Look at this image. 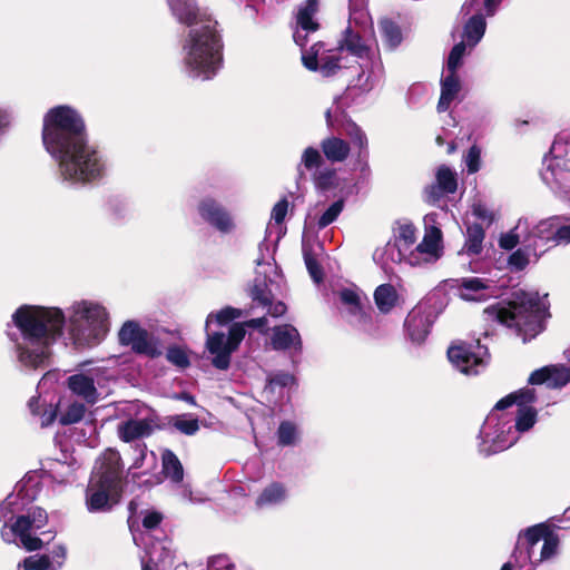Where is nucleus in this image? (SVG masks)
<instances>
[{"instance_id": "f257e3e1", "label": "nucleus", "mask_w": 570, "mask_h": 570, "mask_svg": "<svg viewBox=\"0 0 570 570\" xmlns=\"http://www.w3.org/2000/svg\"><path fill=\"white\" fill-rule=\"evenodd\" d=\"M42 142L59 161L65 179L91 183L102 177L105 165L98 150L89 145L82 115L69 105L50 108L42 119Z\"/></svg>"}, {"instance_id": "f03ea898", "label": "nucleus", "mask_w": 570, "mask_h": 570, "mask_svg": "<svg viewBox=\"0 0 570 570\" xmlns=\"http://www.w3.org/2000/svg\"><path fill=\"white\" fill-rule=\"evenodd\" d=\"M173 16L190 27L185 65L194 77L212 79L223 62V41L217 30L218 22L202 11L196 0H167Z\"/></svg>"}, {"instance_id": "7ed1b4c3", "label": "nucleus", "mask_w": 570, "mask_h": 570, "mask_svg": "<svg viewBox=\"0 0 570 570\" xmlns=\"http://www.w3.org/2000/svg\"><path fill=\"white\" fill-rule=\"evenodd\" d=\"M12 321L23 340L17 344L19 361L33 368L43 365L50 357V346L63 334V312L58 307L22 305Z\"/></svg>"}, {"instance_id": "20e7f679", "label": "nucleus", "mask_w": 570, "mask_h": 570, "mask_svg": "<svg viewBox=\"0 0 570 570\" xmlns=\"http://www.w3.org/2000/svg\"><path fill=\"white\" fill-rule=\"evenodd\" d=\"M483 313L489 318L513 328L523 343L542 333L546 330V320L550 316L549 307L538 293L524 291L514 292L511 299L485 307Z\"/></svg>"}, {"instance_id": "39448f33", "label": "nucleus", "mask_w": 570, "mask_h": 570, "mask_svg": "<svg viewBox=\"0 0 570 570\" xmlns=\"http://www.w3.org/2000/svg\"><path fill=\"white\" fill-rule=\"evenodd\" d=\"M75 340L99 341L108 331V313L99 304L82 302L70 320Z\"/></svg>"}, {"instance_id": "423d86ee", "label": "nucleus", "mask_w": 570, "mask_h": 570, "mask_svg": "<svg viewBox=\"0 0 570 570\" xmlns=\"http://www.w3.org/2000/svg\"><path fill=\"white\" fill-rule=\"evenodd\" d=\"M246 335L244 323H234L228 330V335L223 332L207 333L206 350L213 356L212 365L220 371L230 367L232 355L236 352Z\"/></svg>"}, {"instance_id": "0eeeda50", "label": "nucleus", "mask_w": 570, "mask_h": 570, "mask_svg": "<svg viewBox=\"0 0 570 570\" xmlns=\"http://www.w3.org/2000/svg\"><path fill=\"white\" fill-rule=\"evenodd\" d=\"M118 340L120 345L130 346L132 352L157 358L161 351L150 337L147 330L142 328L136 321H126L119 330Z\"/></svg>"}, {"instance_id": "6e6552de", "label": "nucleus", "mask_w": 570, "mask_h": 570, "mask_svg": "<svg viewBox=\"0 0 570 570\" xmlns=\"http://www.w3.org/2000/svg\"><path fill=\"white\" fill-rule=\"evenodd\" d=\"M90 482L120 495L122 491V460L117 450L108 449L105 451L97 469L96 478L91 479Z\"/></svg>"}, {"instance_id": "1a4fd4ad", "label": "nucleus", "mask_w": 570, "mask_h": 570, "mask_svg": "<svg viewBox=\"0 0 570 570\" xmlns=\"http://www.w3.org/2000/svg\"><path fill=\"white\" fill-rule=\"evenodd\" d=\"M324 164V158L321 151L312 146L306 147L303 150L301 157V166H303L306 170H316L313 174V181L315 187L321 191H327L334 187H336L337 180V171L335 168H324L322 170H317Z\"/></svg>"}, {"instance_id": "9d476101", "label": "nucleus", "mask_w": 570, "mask_h": 570, "mask_svg": "<svg viewBox=\"0 0 570 570\" xmlns=\"http://www.w3.org/2000/svg\"><path fill=\"white\" fill-rule=\"evenodd\" d=\"M431 307L425 304L415 305L404 321L405 333L416 344L423 343L430 334L434 323Z\"/></svg>"}, {"instance_id": "9b49d317", "label": "nucleus", "mask_w": 570, "mask_h": 570, "mask_svg": "<svg viewBox=\"0 0 570 570\" xmlns=\"http://www.w3.org/2000/svg\"><path fill=\"white\" fill-rule=\"evenodd\" d=\"M198 213L206 223L223 234H228L235 228L230 213L214 198L202 199Z\"/></svg>"}, {"instance_id": "f8f14e48", "label": "nucleus", "mask_w": 570, "mask_h": 570, "mask_svg": "<svg viewBox=\"0 0 570 570\" xmlns=\"http://www.w3.org/2000/svg\"><path fill=\"white\" fill-rule=\"evenodd\" d=\"M522 245L535 256L543 254L550 246H556L554 218L540 220L524 236Z\"/></svg>"}, {"instance_id": "ddd939ff", "label": "nucleus", "mask_w": 570, "mask_h": 570, "mask_svg": "<svg viewBox=\"0 0 570 570\" xmlns=\"http://www.w3.org/2000/svg\"><path fill=\"white\" fill-rule=\"evenodd\" d=\"M528 383L531 385L544 384L549 389H561L570 383V367L564 364H551L534 370Z\"/></svg>"}, {"instance_id": "4468645a", "label": "nucleus", "mask_w": 570, "mask_h": 570, "mask_svg": "<svg viewBox=\"0 0 570 570\" xmlns=\"http://www.w3.org/2000/svg\"><path fill=\"white\" fill-rule=\"evenodd\" d=\"M458 189L456 174L446 165L438 167L435 183L425 187L426 202L435 205L444 195L454 194Z\"/></svg>"}, {"instance_id": "2eb2a0df", "label": "nucleus", "mask_w": 570, "mask_h": 570, "mask_svg": "<svg viewBox=\"0 0 570 570\" xmlns=\"http://www.w3.org/2000/svg\"><path fill=\"white\" fill-rule=\"evenodd\" d=\"M449 361L462 373L478 374V366L483 365V360L478 356L472 346L465 342L451 345L448 348Z\"/></svg>"}, {"instance_id": "dca6fc26", "label": "nucleus", "mask_w": 570, "mask_h": 570, "mask_svg": "<svg viewBox=\"0 0 570 570\" xmlns=\"http://www.w3.org/2000/svg\"><path fill=\"white\" fill-rule=\"evenodd\" d=\"M119 497L114 491L90 482L86 490L87 509L90 512L108 511Z\"/></svg>"}, {"instance_id": "f3484780", "label": "nucleus", "mask_w": 570, "mask_h": 570, "mask_svg": "<svg viewBox=\"0 0 570 570\" xmlns=\"http://www.w3.org/2000/svg\"><path fill=\"white\" fill-rule=\"evenodd\" d=\"M271 343L274 350L285 351L293 347L302 350V338L296 327L291 324L277 325L273 328Z\"/></svg>"}, {"instance_id": "a211bd4d", "label": "nucleus", "mask_w": 570, "mask_h": 570, "mask_svg": "<svg viewBox=\"0 0 570 570\" xmlns=\"http://www.w3.org/2000/svg\"><path fill=\"white\" fill-rule=\"evenodd\" d=\"M489 288V281L480 277L462 278L458 286L460 297L468 302L487 301L490 297L487 293Z\"/></svg>"}, {"instance_id": "6ab92c4d", "label": "nucleus", "mask_w": 570, "mask_h": 570, "mask_svg": "<svg viewBox=\"0 0 570 570\" xmlns=\"http://www.w3.org/2000/svg\"><path fill=\"white\" fill-rule=\"evenodd\" d=\"M154 428L147 419H129L118 425V436L125 443L150 436Z\"/></svg>"}, {"instance_id": "aec40b11", "label": "nucleus", "mask_w": 570, "mask_h": 570, "mask_svg": "<svg viewBox=\"0 0 570 570\" xmlns=\"http://www.w3.org/2000/svg\"><path fill=\"white\" fill-rule=\"evenodd\" d=\"M320 147L324 157L332 164L345 161L351 153V144L336 136L324 138Z\"/></svg>"}, {"instance_id": "412c9836", "label": "nucleus", "mask_w": 570, "mask_h": 570, "mask_svg": "<svg viewBox=\"0 0 570 570\" xmlns=\"http://www.w3.org/2000/svg\"><path fill=\"white\" fill-rule=\"evenodd\" d=\"M320 9V0H306L298 7L296 18V27L304 32H316L321 24L315 19V14Z\"/></svg>"}, {"instance_id": "4be33fe9", "label": "nucleus", "mask_w": 570, "mask_h": 570, "mask_svg": "<svg viewBox=\"0 0 570 570\" xmlns=\"http://www.w3.org/2000/svg\"><path fill=\"white\" fill-rule=\"evenodd\" d=\"M461 90V82L456 72H450L441 80V95L436 109L439 112H445L451 102L456 98Z\"/></svg>"}, {"instance_id": "5701e85b", "label": "nucleus", "mask_w": 570, "mask_h": 570, "mask_svg": "<svg viewBox=\"0 0 570 570\" xmlns=\"http://www.w3.org/2000/svg\"><path fill=\"white\" fill-rule=\"evenodd\" d=\"M338 50H347L350 53L357 58H368L371 48L363 41L362 36L354 31L351 27H347L343 31V38L338 42Z\"/></svg>"}, {"instance_id": "b1692460", "label": "nucleus", "mask_w": 570, "mask_h": 570, "mask_svg": "<svg viewBox=\"0 0 570 570\" xmlns=\"http://www.w3.org/2000/svg\"><path fill=\"white\" fill-rule=\"evenodd\" d=\"M68 387L70 391L79 396H82L88 402L96 400V386L94 379L85 374H73L68 377Z\"/></svg>"}, {"instance_id": "393cba45", "label": "nucleus", "mask_w": 570, "mask_h": 570, "mask_svg": "<svg viewBox=\"0 0 570 570\" xmlns=\"http://www.w3.org/2000/svg\"><path fill=\"white\" fill-rule=\"evenodd\" d=\"M485 229L479 223H472L466 226L464 250L470 256H478L483 250V240Z\"/></svg>"}, {"instance_id": "a878e982", "label": "nucleus", "mask_w": 570, "mask_h": 570, "mask_svg": "<svg viewBox=\"0 0 570 570\" xmlns=\"http://www.w3.org/2000/svg\"><path fill=\"white\" fill-rule=\"evenodd\" d=\"M161 472L174 483H180L184 480V468L178 456L169 449L161 453Z\"/></svg>"}, {"instance_id": "bb28decb", "label": "nucleus", "mask_w": 570, "mask_h": 570, "mask_svg": "<svg viewBox=\"0 0 570 570\" xmlns=\"http://www.w3.org/2000/svg\"><path fill=\"white\" fill-rule=\"evenodd\" d=\"M399 294L392 284L379 285L374 291V302L383 314L390 313L396 305Z\"/></svg>"}, {"instance_id": "cd10ccee", "label": "nucleus", "mask_w": 570, "mask_h": 570, "mask_svg": "<svg viewBox=\"0 0 570 570\" xmlns=\"http://www.w3.org/2000/svg\"><path fill=\"white\" fill-rule=\"evenodd\" d=\"M340 298L344 305L350 306V312L352 314L358 316V321L362 324L366 325L372 322L371 313L364 309L361 297L355 291L344 288L340 292Z\"/></svg>"}, {"instance_id": "c85d7f7f", "label": "nucleus", "mask_w": 570, "mask_h": 570, "mask_svg": "<svg viewBox=\"0 0 570 570\" xmlns=\"http://www.w3.org/2000/svg\"><path fill=\"white\" fill-rule=\"evenodd\" d=\"M167 419L168 425L188 436L195 435L200 429L198 417H193L191 414H177Z\"/></svg>"}, {"instance_id": "c756f323", "label": "nucleus", "mask_w": 570, "mask_h": 570, "mask_svg": "<svg viewBox=\"0 0 570 570\" xmlns=\"http://www.w3.org/2000/svg\"><path fill=\"white\" fill-rule=\"evenodd\" d=\"M380 29L383 41L390 49H395L401 45L403 36L400 26L395 21L384 19L380 22Z\"/></svg>"}, {"instance_id": "7c9ffc66", "label": "nucleus", "mask_w": 570, "mask_h": 570, "mask_svg": "<svg viewBox=\"0 0 570 570\" xmlns=\"http://www.w3.org/2000/svg\"><path fill=\"white\" fill-rule=\"evenodd\" d=\"M485 19L482 14L472 16L464 26V37L469 45H476L485 32Z\"/></svg>"}, {"instance_id": "2f4dec72", "label": "nucleus", "mask_w": 570, "mask_h": 570, "mask_svg": "<svg viewBox=\"0 0 570 570\" xmlns=\"http://www.w3.org/2000/svg\"><path fill=\"white\" fill-rule=\"evenodd\" d=\"M285 487L279 482H273L267 485L256 499L257 507L279 503L285 499Z\"/></svg>"}, {"instance_id": "473e14b6", "label": "nucleus", "mask_w": 570, "mask_h": 570, "mask_svg": "<svg viewBox=\"0 0 570 570\" xmlns=\"http://www.w3.org/2000/svg\"><path fill=\"white\" fill-rule=\"evenodd\" d=\"M249 296L254 302H257L261 306L266 307L271 304V298H273V293L268 288L267 282L265 278H255L250 288Z\"/></svg>"}, {"instance_id": "72a5a7b5", "label": "nucleus", "mask_w": 570, "mask_h": 570, "mask_svg": "<svg viewBox=\"0 0 570 570\" xmlns=\"http://www.w3.org/2000/svg\"><path fill=\"white\" fill-rule=\"evenodd\" d=\"M442 242V232L438 227H432L429 233H426L422 239V242L416 246V252L421 254H430L433 255L438 252L440 244Z\"/></svg>"}, {"instance_id": "f704fd0d", "label": "nucleus", "mask_w": 570, "mask_h": 570, "mask_svg": "<svg viewBox=\"0 0 570 570\" xmlns=\"http://www.w3.org/2000/svg\"><path fill=\"white\" fill-rule=\"evenodd\" d=\"M304 262L311 278L321 284L324 281V271L311 248H303Z\"/></svg>"}, {"instance_id": "c9c22d12", "label": "nucleus", "mask_w": 570, "mask_h": 570, "mask_svg": "<svg viewBox=\"0 0 570 570\" xmlns=\"http://www.w3.org/2000/svg\"><path fill=\"white\" fill-rule=\"evenodd\" d=\"M537 421V410L532 406H523L518 409L515 419V429L519 432L529 431Z\"/></svg>"}, {"instance_id": "e433bc0d", "label": "nucleus", "mask_w": 570, "mask_h": 570, "mask_svg": "<svg viewBox=\"0 0 570 570\" xmlns=\"http://www.w3.org/2000/svg\"><path fill=\"white\" fill-rule=\"evenodd\" d=\"M243 315V311L233 306H226L217 313H210L206 320V331L208 330L209 323L215 318L218 325H226L229 322L239 318Z\"/></svg>"}, {"instance_id": "4c0bfd02", "label": "nucleus", "mask_w": 570, "mask_h": 570, "mask_svg": "<svg viewBox=\"0 0 570 570\" xmlns=\"http://www.w3.org/2000/svg\"><path fill=\"white\" fill-rule=\"evenodd\" d=\"M550 527L546 523H539L532 527H529L524 533V540L527 543L528 553L530 554V550L543 538L547 535Z\"/></svg>"}, {"instance_id": "58836bf2", "label": "nucleus", "mask_w": 570, "mask_h": 570, "mask_svg": "<svg viewBox=\"0 0 570 570\" xmlns=\"http://www.w3.org/2000/svg\"><path fill=\"white\" fill-rule=\"evenodd\" d=\"M297 435L296 426L291 421H282L277 429V443L281 446H288L295 443Z\"/></svg>"}, {"instance_id": "ea45409f", "label": "nucleus", "mask_w": 570, "mask_h": 570, "mask_svg": "<svg viewBox=\"0 0 570 570\" xmlns=\"http://www.w3.org/2000/svg\"><path fill=\"white\" fill-rule=\"evenodd\" d=\"M295 383L294 375L286 372H277L272 376H268L267 383L265 385V391L275 393L276 389H284L291 386Z\"/></svg>"}, {"instance_id": "a19ab883", "label": "nucleus", "mask_w": 570, "mask_h": 570, "mask_svg": "<svg viewBox=\"0 0 570 570\" xmlns=\"http://www.w3.org/2000/svg\"><path fill=\"white\" fill-rule=\"evenodd\" d=\"M85 413L86 406L82 403L75 402L60 415L59 421L62 425H70L81 421Z\"/></svg>"}, {"instance_id": "79ce46f5", "label": "nucleus", "mask_w": 570, "mask_h": 570, "mask_svg": "<svg viewBox=\"0 0 570 570\" xmlns=\"http://www.w3.org/2000/svg\"><path fill=\"white\" fill-rule=\"evenodd\" d=\"M343 208H344L343 199H338V200L334 202L323 213V215L318 218L317 227L320 229H323V228L327 227L328 225H331L332 223H334L337 219L338 215L342 213Z\"/></svg>"}, {"instance_id": "37998d69", "label": "nucleus", "mask_w": 570, "mask_h": 570, "mask_svg": "<svg viewBox=\"0 0 570 570\" xmlns=\"http://www.w3.org/2000/svg\"><path fill=\"white\" fill-rule=\"evenodd\" d=\"M166 358L179 368H187L190 365L186 351L177 345H171L167 348Z\"/></svg>"}, {"instance_id": "c03bdc74", "label": "nucleus", "mask_w": 570, "mask_h": 570, "mask_svg": "<svg viewBox=\"0 0 570 570\" xmlns=\"http://www.w3.org/2000/svg\"><path fill=\"white\" fill-rule=\"evenodd\" d=\"M346 135L348 136L351 144L358 148V154L367 147V137L360 126L355 122H351L346 126Z\"/></svg>"}, {"instance_id": "a18cd8bd", "label": "nucleus", "mask_w": 570, "mask_h": 570, "mask_svg": "<svg viewBox=\"0 0 570 570\" xmlns=\"http://www.w3.org/2000/svg\"><path fill=\"white\" fill-rule=\"evenodd\" d=\"M532 252H529L524 246L513 252L508 259V264L512 271L521 272L529 265V256Z\"/></svg>"}, {"instance_id": "49530a36", "label": "nucleus", "mask_w": 570, "mask_h": 570, "mask_svg": "<svg viewBox=\"0 0 570 570\" xmlns=\"http://www.w3.org/2000/svg\"><path fill=\"white\" fill-rule=\"evenodd\" d=\"M559 537L558 534L550 528L547 532V535L543 538V546L541 549L540 560L549 559L552 557L558 548Z\"/></svg>"}, {"instance_id": "de8ad7c7", "label": "nucleus", "mask_w": 570, "mask_h": 570, "mask_svg": "<svg viewBox=\"0 0 570 570\" xmlns=\"http://www.w3.org/2000/svg\"><path fill=\"white\" fill-rule=\"evenodd\" d=\"M341 58L336 56H326L322 58L318 70L323 77H332L337 73L341 67Z\"/></svg>"}, {"instance_id": "09e8293b", "label": "nucleus", "mask_w": 570, "mask_h": 570, "mask_svg": "<svg viewBox=\"0 0 570 570\" xmlns=\"http://www.w3.org/2000/svg\"><path fill=\"white\" fill-rule=\"evenodd\" d=\"M51 566L49 556H30L22 562L24 570H48Z\"/></svg>"}, {"instance_id": "8fccbe9b", "label": "nucleus", "mask_w": 570, "mask_h": 570, "mask_svg": "<svg viewBox=\"0 0 570 570\" xmlns=\"http://www.w3.org/2000/svg\"><path fill=\"white\" fill-rule=\"evenodd\" d=\"M397 239L402 242V246L409 249L416 240V228L412 223L403 224L399 227Z\"/></svg>"}, {"instance_id": "3c124183", "label": "nucleus", "mask_w": 570, "mask_h": 570, "mask_svg": "<svg viewBox=\"0 0 570 570\" xmlns=\"http://www.w3.org/2000/svg\"><path fill=\"white\" fill-rule=\"evenodd\" d=\"M465 53V43L463 41L454 45L448 57V71L456 72L461 60Z\"/></svg>"}, {"instance_id": "603ef678", "label": "nucleus", "mask_w": 570, "mask_h": 570, "mask_svg": "<svg viewBox=\"0 0 570 570\" xmlns=\"http://www.w3.org/2000/svg\"><path fill=\"white\" fill-rule=\"evenodd\" d=\"M32 529H35V527L28 514L17 517L16 522L11 525L12 533L19 538L30 533Z\"/></svg>"}, {"instance_id": "864d4df0", "label": "nucleus", "mask_w": 570, "mask_h": 570, "mask_svg": "<svg viewBox=\"0 0 570 570\" xmlns=\"http://www.w3.org/2000/svg\"><path fill=\"white\" fill-rule=\"evenodd\" d=\"M515 395V404L519 407L529 406V404L534 403L537 401V394L534 389H521L517 392H513Z\"/></svg>"}, {"instance_id": "5fc2aeb1", "label": "nucleus", "mask_w": 570, "mask_h": 570, "mask_svg": "<svg viewBox=\"0 0 570 570\" xmlns=\"http://www.w3.org/2000/svg\"><path fill=\"white\" fill-rule=\"evenodd\" d=\"M465 163L468 166V171L471 174L476 173L480 169L481 150L476 145L470 147Z\"/></svg>"}, {"instance_id": "6e6d98bb", "label": "nucleus", "mask_w": 570, "mask_h": 570, "mask_svg": "<svg viewBox=\"0 0 570 570\" xmlns=\"http://www.w3.org/2000/svg\"><path fill=\"white\" fill-rule=\"evenodd\" d=\"M28 515L35 527V529L39 530L43 528L48 522L47 511L40 507H33L29 510Z\"/></svg>"}, {"instance_id": "4d7b16f0", "label": "nucleus", "mask_w": 570, "mask_h": 570, "mask_svg": "<svg viewBox=\"0 0 570 570\" xmlns=\"http://www.w3.org/2000/svg\"><path fill=\"white\" fill-rule=\"evenodd\" d=\"M288 212V200L286 197L279 199L272 209V218L276 224H282Z\"/></svg>"}, {"instance_id": "13d9d810", "label": "nucleus", "mask_w": 570, "mask_h": 570, "mask_svg": "<svg viewBox=\"0 0 570 570\" xmlns=\"http://www.w3.org/2000/svg\"><path fill=\"white\" fill-rule=\"evenodd\" d=\"M472 214L483 220L487 222V225L490 226L494 222L493 213L482 203H475L472 206Z\"/></svg>"}, {"instance_id": "bf43d9fd", "label": "nucleus", "mask_w": 570, "mask_h": 570, "mask_svg": "<svg viewBox=\"0 0 570 570\" xmlns=\"http://www.w3.org/2000/svg\"><path fill=\"white\" fill-rule=\"evenodd\" d=\"M163 519L164 515L159 511H148L142 518L141 523L146 530H155L160 525Z\"/></svg>"}, {"instance_id": "052dcab7", "label": "nucleus", "mask_w": 570, "mask_h": 570, "mask_svg": "<svg viewBox=\"0 0 570 570\" xmlns=\"http://www.w3.org/2000/svg\"><path fill=\"white\" fill-rule=\"evenodd\" d=\"M570 242V225H560L554 218V245Z\"/></svg>"}, {"instance_id": "680f3d73", "label": "nucleus", "mask_w": 570, "mask_h": 570, "mask_svg": "<svg viewBox=\"0 0 570 570\" xmlns=\"http://www.w3.org/2000/svg\"><path fill=\"white\" fill-rule=\"evenodd\" d=\"M19 540L27 551H37L43 547V541L38 537H32L30 533L21 535Z\"/></svg>"}, {"instance_id": "e2e57ef3", "label": "nucleus", "mask_w": 570, "mask_h": 570, "mask_svg": "<svg viewBox=\"0 0 570 570\" xmlns=\"http://www.w3.org/2000/svg\"><path fill=\"white\" fill-rule=\"evenodd\" d=\"M302 63L306 69L317 71L320 67L317 51L315 50L309 52L308 50H305L302 53Z\"/></svg>"}, {"instance_id": "0e129e2a", "label": "nucleus", "mask_w": 570, "mask_h": 570, "mask_svg": "<svg viewBox=\"0 0 570 570\" xmlns=\"http://www.w3.org/2000/svg\"><path fill=\"white\" fill-rule=\"evenodd\" d=\"M520 243V237L513 233H507L501 235L499 239V246L502 249L511 250Z\"/></svg>"}, {"instance_id": "69168bd1", "label": "nucleus", "mask_w": 570, "mask_h": 570, "mask_svg": "<svg viewBox=\"0 0 570 570\" xmlns=\"http://www.w3.org/2000/svg\"><path fill=\"white\" fill-rule=\"evenodd\" d=\"M266 307H268L267 313L273 317L283 316L287 311V306L284 302L278 301L273 303V298H271V304H268Z\"/></svg>"}, {"instance_id": "338daca9", "label": "nucleus", "mask_w": 570, "mask_h": 570, "mask_svg": "<svg viewBox=\"0 0 570 570\" xmlns=\"http://www.w3.org/2000/svg\"><path fill=\"white\" fill-rule=\"evenodd\" d=\"M515 399H517L515 395H513V393H510L509 395L499 400L497 402V404L494 405V409L499 410V411L505 410V409L512 406L513 404H515Z\"/></svg>"}, {"instance_id": "774afa93", "label": "nucleus", "mask_w": 570, "mask_h": 570, "mask_svg": "<svg viewBox=\"0 0 570 570\" xmlns=\"http://www.w3.org/2000/svg\"><path fill=\"white\" fill-rule=\"evenodd\" d=\"M311 32H302L301 29L297 28V30L294 31L293 33V40L294 42L301 47L302 49L305 48V46L307 45L308 42V35Z\"/></svg>"}]
</instances>
